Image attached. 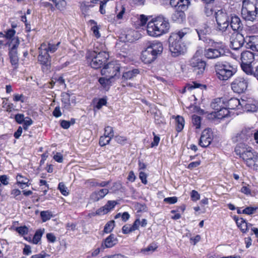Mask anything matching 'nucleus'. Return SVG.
<instances>
[{
	"label": "nucleus",
	"instance_id": "f8f14e48",
	"mask_svg": "<svg viewBox=\"0 0 258 258\" xmlns=\"http://www.w3.org/2000/svg\"><path fill=\"white\" fill-rule=\"evenodd\" d=\"M12 41V42L15 44L11 47H9V55L12 65L14 67V69H17L18 68L19 61L17 49L19 45L20 41L17 38L13 39Z\"/></svg>",
	"mask_w": 258,
	"mask_h": 258
},
{
	"label": "nucleus",
	"instance_id": "58836bf2",
	"mask_svg": "<svg viewBox=\"0 0 258 258\" xmlns=\"http://www.w3.org/2000/svg\"><path fill=\"white\" fill-rule=\"evenodd\" d=\"M112 79V78L110 77H102L99 79V82L104 88L108 90L111 85Z\"/></svg>",
	"mask_w": 258,
	"mask_h": 258
},
{
	"label": "nucleus",
	"instance_id": "a19ab883",
	"mask_svg": "<svg viewBox=\"0 0 258 258\" xmlns=\"http://www.w3.org/2000/svg\"><path fill=\"white\" fill-rule=\"evenodd\" d=\"M223 104V101L220 98H217L212 102L211 106L215 111H217L222 108Z\"/></svg>",
	"mask_w": 258,
	"mask_h": 258
},
{
	"label": "nucleus",
	"instance_id": "5fc2aeb1",
	"mask_svg": "<svg viewBox=\"0 0 258 258\" xmlns=\"http://www.w3.org/2000/svg\"><path fill=\"white\" fill-rule=\"evenodd\" d=\"M22 123H23V127L24 130H27L28 126L33 123V121L30 118L27 117L25 118L24 120Z\"/></svg>",
	"mask_w": 258,
	"mask_h": 258
},
{
	"label": "nucleus",
	"instance_id": "a18cd8bd",
	"mask_svg": "<svg viewBox=\"0 0 258 258\" xmlns=\"http://www.w3.org/2000/svg\"><path fill=\"white\" fill-rule=\"evenodd\" d=\"M115 226L114 221L112 220L110 221L107 223L105 225L104 228V232L106 233H108L110 232L114 228Z\"/></svg>",
	"mask_w": 258,
	"mask_h": 258
},
{
	"label": "nucleus",
	"instance_id": "aec40b11",
	"mask_svg": "<svg viewBox=\"0 0 258 258\" xmlns=\"http://www.w3.org/2000/svg\"><path fill=\"white\" fill-rule=\"evenodd\" d=\"M190 3L189 0H170V5L175 10H187Z\"/></svg>",
	"mask_w": 258,
	"mask_h": 258
},
{
	"label": "nucleus",
	"instance_id": "ea45409f",
	"mask_svg": "<svg viewBox=\"0 0 258 258\" xmlns=\"http://www.w3.org/2000/svg\"><path fill=\"white\" fill-rule=\"evenodd\" d=\"M44 229H38L35 232L32 239L33 244H37L41 240V237L44 233Z\"/></svg>",
	"mask_w": 258,
	"mask_h": 258
},
{
	"label": "nucleus",
	"instance_id": "37998d69",
	"mask_svg": "<svg viewBox=\"0 0 258 258\" xmlns=\"http://www.w3.org/2000/svg\"><path fill=\"white\" fill-rule=\"evenodd\" d=\"M40 216L42 219V221L43 222H45L48 220H49L52 217V214L51 212L49 211H43L40 212Z\"/></svg>",
	"mask_w": 258,
	"mask_h": 258
},
{
	"label": "nucleus",
	"instance_id": "1a4fd4ad",
	"mask_svg": "<svg viewBox=\"0 0 258 258\" xmlns=\"http://www.w3.org/2000/svg\"><path fill=\"white\" fill-rule=\"evenodd\" d=\"M215 18L217 29L221 32H225L229 25V18L225 10H218L215 13Z\"/></svg>",
	"mask_w": 258,
	"mask_h": 258
},
{
	"label": "nucleus",
	"instance_id": "20e7f679",
	"mask_svg": "<svg viewBox=\"0 0 258 258\" xmlns=\"http://www.w3.org/2000/svg\"><path fill=\"white\" fill-rule=\"evenodd\" d=\"M162 43L157 40L149 43L147 47L142 51L141 59L147 64L153 62L163 51Z\"/></svg>",
	"mask_w": 258,
	"mask_h": 258
},
{
	"label": "nucleus",
	"instance_id": "5701e85b",
	"mask_svg": "<svg viewBox=\"0 0 258 258\" xmlns=\"http://www.w3.org/2000/svg\"><path fill=\"white\" fill-rule=\"evenodd\" d=\"M245 46L246 48L258 51V36H252L246 38Z\"/></svg>",
	"mask_w": 258,
	"mask_h": 258
},
{
	"label": "nucleus",
	"instance_id": "3c124183",
	"mask_svg": "<svg viewBox=\"0 0 258 258\" xmlns=\"http://www.w3.org/2000/svg\"><path fill=\"white\" fill-rule=\"evenodd\" d=\"M258 209L257 207H247L242 210V214L246 215H252Z\"/></svg>",
	"mask_w": 258,
	"mask_h": 258
},
{
	"label": "nucleus",
	"instance_id": "4be33fe9",
	"mask_svg": "<svg viewBox=\"0 0 258 258\" xmlns=\"http://www.w3.org/2000/svg\"><path fill=\"white\" fill-rule=\"evenodd\" d=\"M87 64L91 68L97 69V52L95 50H88L86 55Z\"/></svg>",
	"mask_w": 258,
	"mask_h": 258
},
{
	"label": "nucleus",
	"instance_id": "bf43d9fd",
	"mask_svg": "<svg viewBox=\"0 0 258 258\" xmlns=\"http://www.w3.org/2000/svg\"><path fill=\"white\" fill-rule=\"evenodd\" d=\"M24 115L21 113H18L15 115V119L19 124H22L25 119Z\"/></svg>",
	"mask_w": 258,
	"mask_h": 258
},
{
	"label": "nucleus",
	"instance_id": "4d7b16f0",
	"mask_svg": "<svg viewBox=\"0 0 258 258\" xmlns=\"http://www.w3.org/2000/svg\"><path fill=\"white\" fill-rule=\"evenodd\" d=\"M155 122L159 125L165 123L164 117L157 114L155 115Z\"/></svg>",
	"mask_w": 258,
	"mask_h": 258
},
{
	"label": "nucleus",
	"instance_id": "f3484780",
	"mask_svg": "<svg viewBox=\"0 0 258 258\" xmlns=\"http://www.w3.org/2000/svg\"><path fill=\"white\" fill-rule=\"evenodd\" d=\"M253 134L252 131L249 128H245L242 130L240 133H237L233 137V140L234 142H239V144L243 143L248 140Z\"/></svg>",
	"mask_w": 258,
	"mask_h": 258
},
{
	"label": "nucleus",
	"instance_id": "dca6fc26",
	"mask_svg": "<svg viewBox=\"0 0 258 258\" xmlns=\"http://www.w3.org/2000/svg\"><path fill=\"white\" fill-rule=\"evenodd\" d=\"M246 40L242 34L238 33L233 34L230 39V47L234 50H238L243 46Z\"/></svg>",
	"mask_w": 258,
	"mask_h": 258
},
{
	"label": "nucleus",
	"instance_id": "6e6552de",
	"mask_svg": "<svg viewBox=\"0 0 258 258\" xmlns=\"http://www.w3.org/2000/svg\"><path fill=\"white\" fill-rule=\"evenodd\" d=\"M169 50L173 57L183 55L186 51V46L184 42L171 37L168 39Z\"/></svg>",
	"mask_w": 258,
	"mask_h": 258
},
{
	"label": "nucleus",
	"instance_id": "0e129e2a",
	"mask_svg": "<svg viewBox=\"0 0 258 258\" xmlns=\"http://www.w3.org/2000/svg\"><path fill=\"white\" fill-rule=\"evenodd\" d=\"M122 231L123 234H126L133 231V230L131 225L126 224L122 227Z\"/></svg>",
	"mask_w": 258,
	"mask_h": 258
},
{
	"label": "nucleus",
	"instance_id": "13d9d810",
	"mask_svg": "<svg viewBox=\"0 0 258 258\" xmlns=\"http://www.w3.org/2000/svg\"><path fill=\"white\" fill-rule=\"evenodd\" d=\"M13 100L15 102L21 101L23 103L25 101V97L23 94H15L13 96Z\"/></svg>",
	"mask_w": 258,
	"mask_h": 258
},
{
	"label": "nucleus",
	"instance_id": "a878e982",
	"mask_svg": "<svg viewBox=\"0 0 258 258\" xmlns=\"http://www.w3.org/2000/svg\"><path fill=\"white\" fill-rule=\"evenodd\" d=\"M230 26L232 30L234 31H238L241 30L242 24L240 18L235 15L232 16L230 21Z\"/></svg>",
	"mask_w": 258,
	"mask_h": 258
},
{
	"label": "nucleus",
	"instance_id": "c03bdc74",
	"mask_svg": "<svg viewBox=\"0 0 258 258\" xmlns=\"http://www.w3.org/2000/svg\"><path fill=\"white\" fill-rule=\"evenodd\" d=\"M192 123L196 129L200 128L201 124V117L195 114L193 115L192 116Z\"/></svg>",
	"mask_w": 258,
	"mask_h": 258
},
{
	"label": "nucleus",
	"instance_id": "473e14b6",
	"mask_svg": "<svg viewBox=\"0 0 258 258\" xmlns=\"http://www.w3.org/2000/svg\"><path fill=\"white\" fill-rule=\"evenodd\" d=\"M254 59L253 53L249 51H245L241 53V63H251Z\"/></svg>",
	"mask_w": 258,
	"mask_h": 258
},
{
	"label": "nucleus",
	"instance_id": "de8ad7c7",
	"mask_svg": "<svg viewBox=\"0 0 258 258\" xmlns=\"http://www.w3.org/2000/svg\"><path fill=\"white\" fill-rule=\"evenodd\" d=\"M58 189L62 195L67 196L69 195L68 188L63 182H60L58 184Z\"/></svg>",
	"mask_w": 258,
	"mask_h": 258
},
{
	"label": "nucleus",
	"instance_id": "f704fd0d",
	"mask_svg": "<svg viewBox=\"0 0 258 258\" xmlns=\"http://www.w3.org/2000/svg\"><path fill=\"white\" fill-rule=\"evenodd\" d=\"M59 44H60L59 42L57 43V44H51L50 43H43L41 44L40 46L41 47L44 46V47H45V51H47L48 53H49V52L54 53L57 49L58 47Z\"/></svg>",
	"mask_w": 258,
	"mask_h": 258
},
{
	"label": "nucleus",
	"instance_id": "c85d7f7f",
	"mask_svg": "<svg viewBox=\"0 0 258 258\" xmlns=\"http://www.w3.org/2000/svg\"><path fill=\"white\" fill-rule=\"evenodd\" d=\"M187 10H175V12L172 15L173 21L177 23H181L185 19V15L184 11Z\"/></svg>",
	"mask_w": 258,
	"mask_h": 258
},
{
	"label": "nucleus",
	"instance_id": "0eeeda50",
	"mask_svg": "<svg viewBox=\"0 0 258 258\" xmlns=\"http://www.w3.org/2000/svg\"><path fill=\"white\" fill-rule=\"evenodd\" d=\"M214 67L217 77L220 80H227L235 73L234 69L227 62L218 61Z\"/></svg>",
	"mask_w": 258,
	"mask_h": 258
},
{
	"label": "nucleus",
	"instance_id": "423d86ee",
	"mask_svg": "<svg viewBox=\"0 0 258 258\" xmlns=\"http://www.w3.org/2000/svg\"><path fill=\"white\" fill-rule=\"evenodd\" d=\"M241 15L247 21H253L258 17V3L253 0H243L241 9Z\"/></svg>",
	"mask_w": 258,
	"mask_h": 258
},
{
	"label": "nucleus",
	"instance_id": "7c9ffc66",
	"mask_svg": "<svg viewBox=\"0 0 258 258\" xmlns=\"http://www.w3.org/2000/svg\"><path fill=\"white\" fill-rule=\"evenodd\" d=\"M189 32L190 30L188 28H184L176 32L171 33L170 36L178 40L182 41V38L186 35L189 33Z\"/></svg>",
	"mask_w": 258,
	"mask_h": 258
},
{
	"label": "nucleus",
	"instance_id": "a211bd4d",
	"mask_svg": "<svg viewBox=\"0 0 258 258\" xmlns=\"http://www.w3.org/2000/svg\"><path fill=\"white\" fill-rule=\"evenodd\" d=\"M117 242L118 240L114 235L110 234L102 242L101 246L98 248V253L105 248L112 247L117 243Z\"/></svg>",
	"mask_w": 258,
	"mask_h": 258
},
{
	"label": "nucleus",
	"instance_id": "6e6d98bb",
	"mask_svg": "<svg viewBox=\"0 0 258 258\" xmlns=\"http://www.w3.org/2000/svg\"><path fill=\"white\" fill-rule=\"evenodd\" d=\"M110 140L109 137L105 136H101L100 138L99 144L101 146H105L109 143Z\"/></svg>",
	"mask_w": 258,
	"mask_h": 258
},
{
	"label": "nucleus",
	"instance_id": "9d476101",
	"mask_svg": "<svg viewBox=\"0 0 258 258\" xmlns=\"http://www.w3.org/2000/svg\"><path fill=\"white\" fill-rule=\"evenodd\" d=\"M248 80L247 78L239 76L235 78L231 83V87L235 93L240 94L244 92L247 89Z\"/></svg>",
	"mask_w": 258,
	"mask_h": 258
},
{
	"label": "nucleus",
	"instance_id": "c9c22d12",
	"mask_svg": "<svg viewBox=\"0 0 258 258\" xmlns=\"http://www.w3.org/2000/svg\"><path fill=\"white\" fill-rule=\"evenodd\" d=\"M125 9L123 6H116L115 8L116 16L114 17L113 22L121 20L125 13Z\"/></svg>",
	"mask_w": 258,
	"mask_h": 258
},
{
	"label": "nucleus",
	"instance_id": "052dcab7",
	"mask_svg": "<svg viewBox=\"0 0 258 258\" xmlns=\"http://www.w3.org/2000/svg\"><path fill=\"white\" fill-rule=\"evenodd\" d=\"M109 0H104L100 2L99 11L102 14L105 13V8L106 7V3L109 2Z\"/></svg>",
	"mask_w": 258,
	"mask_h": 258
},
{
	"label": "nucleus",
	"instance_id": "2f4dec72",
	"mask_svg": "<svg viewBox=\"0 0 258 258\" xmlns=\"http://www.w3.org/2000/svg\"><path fill=\"white\" fill-rule=\"evenodd\" d=\"M235 221L237 226L243 233L246 232L248 228L252 226V224L247 223L246 221L242 218L235 219Z\"/></svg>",
	"mask_w": 258,
	"mask_h": 258
},
{
	"label": "nucleus",
	"instance_id": "6ab92c4d",
	"mask_svg": "<svg viewBox=\"0 0 258 258\" xmlns=\"http://www.w3.org/2000/svg\"><path fill=\"white\" fill-rule=\"evenodd\" d=\"M44 46L39 48V54L38 56V61L42 65L49 66L50 64V57L49 53L45 50Z\"/></svg>",
	"mask_w": 258,
	"mask_h": 258
},
{
	"label": "nucleus",
	"instance_id": "72a5a7b5",
	"mask_svg": "<svg viewBox=\"0 0 258 258\" xmlns=\"http://www.w3.org/2000/svg\"><path fill=\"white\" fill-rule=\"evenodd\" d=\"M140 73V70L134 69L123 73L122 78L125 80H131L136 77Z\"/></svg>",
	"mask_w": 258,
	"mask_h": 258
},
{
	"label": "nucleus",
	"instance_id": "864d4df0",
	"mask_svg": "<svg viewBox=\"0 0 258 258\" xmlns=\"http://www.w3.org/2000/svg\"><path fill=\"white\" fill-rule=\"evenodd\" d=\"M16 230L22 235L27 234L29 232L28 228L25 226L17 227Z\"/></svg>",
	"mask_w": 258,
	"mask_h": 258
},
{
	"label": "nucleus",
	"instance_id": "603ef678",
	"mask_svg": "<svg viewBox=\"0 0 258 258\" xmlns=\"http://www.w3.org/2000/svg\"><path fill=\"white\" fill-rule=\"evenodd\" d=\"M113 128L111 126H106L104 128V136L109 137L110 139L113 136Z\"/></svg>",
	"mask_w": 258,
	"mask_h": 258
},
{
	"label": "nucleus",
	"instance_id": "412c9836",
	"mask_svg": "<svg viewBox=\"0 0 258 258\" xmlns=\"http://www.w3.org/2000/svg\"><path fill=\"white\" fill-rule=\"evenodd\" d=\"M242 98L239 99L236 98H231L228 101V109L231 110H237L238 113L242 112Z\"/></svg>",
	"mask_w": 258,
	"mask_h": 258
},
{
	"label": "nucleus",
	"instance_id": "9b49d317",
	"mask_svg": "<svg viewBox=\"0 0 258 258\" xmlns=\"http://www.w3.org/2000/svg\"><path fill=\"white\" fill-rule=\"evenodd\" d=\"M241 102L242 111L254 112L258 110V100L252 97L243 96Z\"/></svg>",
	"mask_w": 258,
	"mask_h": 258
},
{
	"label": "nucleus",
	"instance_id": "4468645a",
	"mask_svg": "<svg viewBox=\"0 0 258 258\" xmlns=\"http://www.w3.org/2000/svg\"><path fill=\"white\" fill-rule=\"evenodd\" d=\"M190 64L198 75H201L204 73L206 66L205 61L197 56H194L190 61Z\"/></svg>",
	"mask_w": 258,
	"mask_h": 258
},
{
	"label": "nucleus",
	"instance_id": "f03ea898",
	"mask_svg": "<svg viewBox=\"0 0 258 258\" xmlns=\"http://www.w3.org/2000/svg\"><path fill=\"white\" fill-rule=\"evenodd\" d=\"M235 152L249 169L258 170V153L245 144H238Z\"/></svg>",
	"mask_w": 258,
	"mask_h": 258
},
{
	"label": "nucleus",
	"instance_id": "49530a36",
	"mask_svg": "<svg viewBox=\"0 0 258 258\" xmlns=\"http://www.w3.org/2000/svg\"><path fill=\"white\" fill-rule=\"evenodd\" d=\"M241 67L242 70L247 75L252 74V68L250 63H241Z\"/></svg>",
	"mask_w": 258,
	"mask_h": 258
},
{
	"label": "nucleus",
	"instance_id": "69168bd1",
	"mask_svg": "<svg viewBox=\"0 0 258 258\" xmlns=\"http://www.w3.org/2000/svg\"><path fill=\"white\" fill-rule=\"evenodd\" d=\"M164 202L170 204H173L177 202V199L176 197H168L165 198L164 199Z\"/></svg>",
	"mask_w": 258,
	"mask_h": 258
},
{
	"label": "nucleus",
	"instance_id": "2eb2a0df",
	"mask_svg": "<svg viewBox=\"0 0 258 258\" xmlns=\"http://www.w3.org/2000/svg\"><path fill=\"white\" fill-rule=\"evenodd\" d=\"M213 139V133L211 130L208 128L204 130L199 141V145L202 147H208Z\"/></svg>",
	"mask_w": 258,
	"mask_h": 258
},
{
	"label": "nucleus",
	"instance_id": "680f3d73",
	"mask_svg": "<svg viewBox=\"0 0 258 258\" xmlns=\"http://www.w3.org/2000/svg\"><path fill=\"white\" fill-rule=\"evenodd\" d=\"M153 135L154 136V139H153V141L152 142V143L151 144V147L152 148L155 147V146H157L158 145L159 141L160 140V137H158V136L156 135L154 132L153 133Z\"/></svg>",
	"mask_w": 258,
	"mask_h": 258
},
{
	"label": "nucleus",
	"instance_id": "e433bc0d",
	"mask_svg": "<svg viewBox=\"0 0 258 258\" xmlns=\"http://www.w3.org/2000/svg\"><path fill=\"white\" fill-rule=\"evenodd\" d=\"M16 179L18 184L20 185L21 188H23L26 186H29V179L26 177H24L21 174H18L16 177Z\"/></svg>",
	"mask_w": 258,
	"mask_h": 258
},
{
	"label": "nucleus",
	"instance_id": "8fccbe9b",
	"mask_svg": "<svg viewBox=\"0 0 258 258\" xmlns=\"http://www.w3.org/2000/svg\"><path fill=\"white\" fill-rule=\"evenodd\" d=\"M108 189L106 187L100 189L98 187V200L99 199L103 198L108 193Z\"/></svg>",
	"mask_w": 258,
	"mask_h": 258
},
{
	"label": "nucleus",
	"instance_id": "e2e57ef3",
	"mask_svg": "<svg viewBox=\"0 0 258 258\" xmlns=\"http://www.w3.org/2000/svg\"><path fill=\"white\" fill-rule=\"evenodd\" d=\"M191 199L194 201H197L200 198V195L198 192L195 190H192L190 194Z\"/></svg>",
	"mask_w": 258,
	"mask_h": 258
},
{
	"label": "nucleus",
	"instance_id": "7ed1b4c3",
	"mask_svg": "<svg viewBox=\"0 0 258 258\" xmlns=\"http://www.w3.org/2000/svg\"><path fill=\"white\" fill-rule=\"evenodd\" d=\"M170 24L168 19L163 16H159L148 22L147 26L148 34L158 37L169 32Z\"/></svg>",
	"mask_w": 258,
	"mask_h": 258
},
{
	"label": "nucleus",
	"instance_id": "774afa93",
	"mask_svg": "<svg viewBox=\"0 0 258 258\" xmlns=\"http://www.w3.org/2000/svg\"><path fill=\"white\" fill-rule=\"evenodd\" d=\"M240 191L246 195H251V189L249 185L242 186L240 189Z\"/></svg>",
	"mask_w": 258,
	"mask_h": 258
},
{
	"label": "nucleus",
	"instance_id": "ddd939ff",
	"mask_svg": "<svg viewBox=\"0 0 258 258\" xmlns=\"http://www.w3.org/2000/svg\"><path fill=\"white\" fill-rule=\"evenodd\" d=\"M62 108L63 110L70 111L76 104L75 96H71L69 94H61Z\"/></svg>",
	"mask_w": 258,
	"mask_h": 258
},
{
	"label": "nucleus",
	"instance_id": "338daca9",
	"mask_svg": "<svg viewBox=\"0 0 258 258\" xmlns=\"http://www.w3.org/2000/svg\"><path fill=\"white\" fill-rule=\"evenodd\" d=\"M53 159L58 163H62L63 162V156L60 153L57 152L54 155Z\"/></svg>",
	"mask_w": 258,
	"mask_h": 258
},
{
	"label": "nucleus",
	"instance_id": "09e8293b",
	"mask_svg": "<svg viewBox=\"0 0 258 258\" xmlns=\"http://www.w3.org/2000/svg\"><path fill=\"white\" fill-rule=\"evenodd\" d=\"M21 191L18 189H13L11 191V195L17 200L21 201L22 197L20 196Z\"/></svg>",
	"mask_w": 258,
	"mask_h": 258
},
{
	"label": "nucleus",
	"instance_id": "cd10ccee",
	"mask_svg": "<svg viewBox=\"0 0 258 258\" xmlns=\"http://www.w3.org/2000/svg\"><path fill=\"white\" fill-rule=\"evenodd\" d=\"M230 114V111L227 108L222 107L217 111H214L212 115L216 118L222 119L227 117Z\"/></svg>",
	"mask_w": 258,
	"mask_h": 258
},
{
	"label": "nucleus",
	"instance_id": "f257e3e1",
	"mask_svg": "<svg viewBox=\"0 0 258 258\" xmlns=\"http://www.w3.org/2000/svg\"><path fill=\"white\" fill-rule=\"evenodd\" d=\"M109 54L106 51L98 52V69L101 68L102 76L114 79L119 78L120 65L117 61L107 62Z\"/></svg>",
	"mask_w": 258,
	"mask_h": 258
},
{
	"label": "nucleus",
	"instance_id": "c756f323",
	"mask_svg": "<svg viewBox=\"0 0 258 258\" xmlns=\"http://www.w3.org/2000/svg\"><path fill=\"white\" fill-rule=\"evenodd\" d=\"M172 118L175 120V125L176 131L180 132L184 126V119L180 115H172Z\"/></svg>",
	"mask_w": 258,
	"mask_h": 258
},
{
	"label": "nucleus",
	"instance_id": "b1692460",
	"mask_svg": "<svg viewBox=\"0 0 258 258\" xmlns=\"http://www.w3.org/2000/svg\"><path fill=\"white\" fill-rule=\"evenodd\" d=\"M199 39L205 41V36L210 32V28L206 24L199 25L196 29Z\"/></svg>",
	"mask_w": 258,
	"mask_h": 258
},
{
	"label": "nucleus",
	"instance_id": "39448f33",
	"mask_svg": "<svg viewBox=\"0 0 258 258\" xmlns=\"http://www.w3.org/2000/svg\"><path fill=\"white\" fill-rule=\"evenodd\" d=\"M208 45L204 50V55L209 59H214L223 56L225 52V45L221 41L216 42L209 39Z\"/></svg>",
	"mask_w": 258,
	"mask_h": 258
},
{
	"label": "nucleus",
	"instance_id": "4c0bfd02",
	"mask_svg": "<svg viewBox=\"0 0 258 258\" xmlns=\"http://www.w3.org/2000/svg\"><path fill=\"white\" fill-rule=\"evenodd\" d=\"M157 248L156 244L152 243L148 245L146 248L141 249L140 252L144 255H149L152 253Z\"/></svg>",
	"mask_w": 258,
	"mask_h": 258
},
{
	"label": "nucleus",
	"instance_id": "bb28decb",
	"mask_svg": "<svg viewBox=\"0 0 258 258\" xmlns=\"http://www.w3.org/2000/svg\"><path fill=\"white\" fill-rule=\"evenodd\" d=\"M15 34L16 31L13 29H9L5 32V38L8 40L6 45L11 47L15 44L12 42L13 39L17 38L18 40H19L18 37L15 36Z\"/></svg>",
	"mask_w": 258,
	"mask_h": 258
},
{
	"label": "nucleus",
	"instance_id": "393cba45",
	"mask_svg": "<svg viewBox=\"0 0 258 258\" xmlns=\"http://www.w3.org/2000/svg\"><path fill=\"white\" fill-rule=\"evenodd\" d=\"M118 204L116 201H108L104 206L98 210V214H106L112 210Z\"/></svg>",
	"mask_w": 258,
	"mask_h": 258
},
{
	"label": "nucleus",
	"instance_id": "79ce46f5",
	"mask_svg": "<svg viewBox=\"0 0 258 258\" xmlns=\"http://www.w3.org/2000/svg\"><path fill=\"white\" fill-rule=\"evenodd\" d=\"M52 2L54 4L56 8L62 11L64 10L67 3L64 0H51Z\"/></svg>",
	"mask_w": 258,
	"mask_h": 258
}]
</instances>
